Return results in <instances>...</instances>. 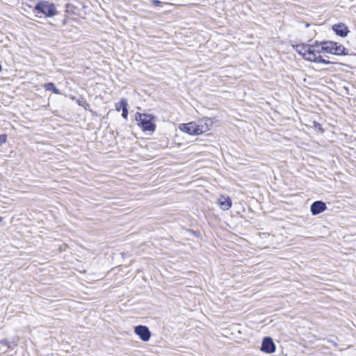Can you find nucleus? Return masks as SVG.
Masks as SVG:
<instances>
[{
	"label": "nucleus",
	"instance_id": "f03ea898",
	"mask_svg": "<svg viewBox=\"0 0 356 356\" xmlns=\"http://www.w3.org/2000/svg\"><path fill=\"white\" fill-rule=\"evenodd\" d=\"M213 126V121L209 118H204L198 122H191L188 123L181 124L179 129L189 135H200L210 130Z\"/></svg>",
	"mask_w": 356,
	"mask_h": 356
},
{
	"label": "nucleus",
	"instance_id": "20e7f679",
	"mask_svg": "<svg viewBox=\"0 0 356 356\" xmlns=\"http://www.w3.org/2000/svg\"><path fill=\"white\" fill-rule=\"evenodd\" d=\"M33 10L35 15L39 17H41L42 15L46 17H52L58 14L54 4L49 1L38 3Z\"/></svg>",
	"mask_w": 356,
	"mask_h": 356
},
{
	"label": "nucleus",
	"instance_id": "ddd939ff",
	"mask_svg": "<svg viewBox=\"0 0 356 356\" xmlns=\"http://www.w3.org/2000/svg\"><path fill=\"white\" fill-rule=\"evenodd\" d=\"M120 105H122V115L124 119H127L128 116V104L127 103V101L125 99H122L120 101Z\"/></svg>",
	"mask_w": 356,
	"mask_h": 356
},
{
	"label": "nucleus",
	"instance_id": "f3484780",
	"mask_svg": "<svg viewBox=\"0 0 356 356\" xmlns=\"http://www.w3.org/2000/svg\"><path fill=\"white\" fill-rule=\"evenodd\" d=\"M115 108L118 111H120L122 109V105H120V102L115 104Z\"/></svg>",
	"mask_w": 356,
	"mask_h": 356
},
{
	"label": "nucleus",
	"instance_id": "423d86ee",
	"mask_svg": "<svg viewBox=\"0 0 356 356\" xmlns=\"http://www.w3.org/2000/svg\"><path fill=\"white\" fill-rule=\"evenodd\" d=\"M261 350L266 353H273L275 350V345L270 337L263 339Z\"/></svg>",
	"mask_w": 356,
	"mask_h": 356
},
{
	"label": "nucleus",
	"instance_id": "0eeeda50",
	"mask_svg": "<svg viewBox=\"0 0 356 356\" xmlns=\"http://www.w3.org/2000/svg\"><path fill=\"white\" fill-rule=\"evenodd\" d=\"M327 209L326 204L322 201H316L311 206V212L313 215L319 214Z\"/></svg>",
	"mask_w": 356,
	"mask_h": 356
},
{
	"label": "nucleus",
	"instance_id": "39448f33",
	"mask_svg": "<svg viewBox=\"0 0 356 356\" xmlns=\"http://www.w3.org/2000/svg\"><path fill=\"white\" fill-rule=\"evenodd\" d=\"M134 332L143 341H148L151 337V332L149 328L145 325L136 326Z\"/></svg>",
	"mask_w": 356,
	"mask_h": 356
},
{
	"label": "nucleus",
	"instance_id": "7ed1b4c3",
	"mask_svg": "<svg viewBox=\"0 0 356 356\" xmlns=\"http://www.w3.org/2000/svg\"><path fill=\"white\" fill-rule=\"evenodd\" d=\"M135 120L144 132L152 134L156 129L155 117L151 114L136 113Z\"/></svg>",
	"mask_w": 356,
	"mask_h": 356
},
{
	"label": "nucleus",
	"instance_id": "2eb2a0df",
	"mask_svg": "<svg viewBox=\"0 0 356 356\" xmlns=\"http://www.w3.org/2000/svg\"><path fill=\"white\" fill-rule=\"evenodd\" d=\"M0 343L8 349L10 348V343L6 340H1Z\"/></svg>",
	"mask_w": 356,
	"mask_h": 356
},
{
	"label": "nucleus",
	"instance_id": "f8f14e48",
	"mask_svg": "<svg viewBox=\"0 0 356 356\" xmlns=\"http://www.w3.org/2000/svg\"><path fill=\"white\" fill-rule=\"evenodd\" d=\"M44 88L46 89V90L52 91L55 94H60V90L56 88L54 83H47L44 85Z\"/></svg>",
	"mask_w": 356,
	"mask_h": 356
},
{
	"label": "nucleus",
	"instance_id": "9b49d317",
	"mask_svg": "<svg viewBox=\"0 0 356 356\" xmlns=\"http://www.w3.org/2000/svg\"><path fill=\"white\" fill-rule=\"evenodd\" d=\"M348 50L341 44L335 42V45L333 46V54L337 56L348 55Z\"/></svg>",
	"mask_w": 356,
	"mask_h": 356
},
{
	"label": "nucleus",
	"instance_id": "6e6552de",
	"mask_svg": "<svg viewBox=\"0 0 356 356\" xmlns=\"http://www.w3.org/2000/svg\"><path fill=\"white\" fill-rule=\"evenodd\" d=\"M332 30L337 35L341 37H346L349 33L347 26L343 23H339L332 26Z\"/></svg>",
	"mask_w": 356,
	"mask_h": 356
},
{
	"label": "nucleus",
	"instance_id": "4468645a",
	"mask_svg": "<svg viewBox=\"0 0 356 356\" xmlns=\"http://www.w3.org/2000/svg\"><path fill=\"white\" fill-rule=\"evenodd\" d=\"M7 138V134H0V146L6 143Z\"/></svg>",
	"mask_w": 356,
	"mask_h": 356
},
{
	"label": "nucleus",
	"instance_id": "a211bd4d",
	"mask_svg": "<svg viewBox=\"0 0 356 356\" xmlns=\"http://www.w3.org/2000/svg\"><path fill=\"white\" fill-rule=\"evenodd\" d=\"M3 220V218L1 216H0V222H1Z\"/></svg>",
	"mask_w": 356,
	"mask_h": 356
},
{
	"label": "nucleus",
	"instance_id": "f257e3e1",
	"mask_svg": "<svg viewBox=\"0 0 356 356\" xmlns=\"http://www.w3.org/2000/svg\"><path fill=\"white\" fill-rule=\"evenodd\" d=\"M322 48L320 47L319 43L315 42L313 44H299L296 47V51L301 55L305 60L317 63L329 64L330 62L323 58L321 56Z\"/></svg>",
	"mask_w": 356,
	"mask_h": 356
},
{
	"label": "nucleus",
	"instance_id": "1a4fd4ad",
	"mask_svg": "<svg viewBox=\"0 0 356 356\" xmlns=\"http://www.w3.org/2000/svg\"><path fill=\"white\" fill-rule=\"evenodd\" d=\"M218 202L220 208L224 210H228L232 207V200L229 197L220 195L218 199Z\"/></svg>",
	"mask_w": 356,
	"mask_h": 356
},
{
	"label": "nucleus",
	"instance_id": "dca6fc26",
	"mask_svg": "<svg viewBox=\"0 0 356 356\" xmlns=\"http://www.w3.org/2000/svg\"><path fill=\"white\" fill-rule=\"evenodd\" d=\"M152 3L155 6H161L162 4V2L159 0H152Z\"/></svg>",
	"mask_w": 356,
	"mask_h": 356
},
{
	"label": "nucleus",
	"instance_id": "9d476101",
	"mask_svg": "<svg viewBox=\"0 0 356 356\" xmlns=\"http://www.w3.org/2000/svg\"><path fill=\"white\" fill-rule=\"evenodd\" d=\"M334 45H335V42H332V41H326V42H323L321 43H319L320 47L322 48V49L321 50V54L328 53V54H333V46H334Z\"/></svg>",
	"mask_w": 356,
	"mask_h": 356
}]
</instances>
